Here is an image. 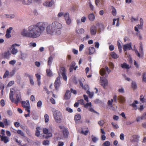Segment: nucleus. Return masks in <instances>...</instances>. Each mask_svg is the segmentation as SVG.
Segmentation results:
<instances>
[{"label":"nucleus","mask_w":146,"mask_h":146,"mask_svg":"<svg viewBox=\"0 0 146 146\" xmlns=\"http://www.w3.org/2000/svg\"><path fill=\"white\" fill-rule=\"evenodd\" d=\"M62 28V24L57 21L53 22L51 24H49L46 22H40L29 27L28 31L23 29L21 35L24 36L36 38L39 36L46 29L48 34L53 33L58 35L61 33L60 30Z\"/></svg>","instance_id":"f257e3e1"},{"label":"nucleus","mask_w":146,"mask_h":146,"mask_svg":"<svg viewBox=\"0 0 146 146\" xmlns=\"http://www.w3.org/2000/svg\"><path fill=\"white\" fill-rule=\"evenodd\" d=\"M59 76L56 78L54 83V86L56 90H58L60 86V76L61 74L65 81H66L67 77L66 75V71L65 68L61 67L60 68L59 72H58Z\"/></svg>","instance_id":"f03ea898"},{"label":"nucleus","mask_w":146,"mask_h":146,"mask_svg":"<svg viewBox=\"0 0 146 146\" xmlns=\"http://www.w3.org/2000/svg\"><path fill=\"white\" fill-rule=\"evenodd\" d=\"M53 115L56 122L60 123L62 118L61 113L59 111L56 110L53 113Z\"/></svg>","instance_id":"7ed1b4c3"},{"label":"nucleus","mask_w":146,"mask_h":146,"mask_svg":"<svg viewBox=\"0 0 146 146\" xmlns=\"http://www.w3.org/2000/svg\"><path fill=\"white\" fill-rule=\"evenodd\" d=\"M100 80L101 85L105 88L106 86L108 85V80L105 77H100Z\"/></svg>","instance_id":"20e7f679"},{"label":"nucleus","mask_w":146,"mask_h":146,"mask_svg":"<svg viewBox=\"0 0 146 146\" xmlns=\"http://www.w3.org/2000/svg\"><path fill=\"white\" fill-rule=\"evenodd\" d=\"M107 71L109 74L111 72V70H110L108 67L106 66L105 69L104 68H102L100 70V73L102 76H104L106 74V71Z\"/></svg>","instance_id":"39448f33"},{"label":"nucleus","mask_w":146,"mask_h":146,"mask_svg":"<svg viewBox=\"0 0 146 146\" xmlns=\"http://www.w3.org/2000/svg\"><path fill=\"white\" fill-rule=\"evenodd\" d=\"M43 132L44 133L47 134L46 137V138L51 137L52 136V134L50 132H49V130L46 128H44L43 129Z\"/></svg>","instance_id":"423d86ee"},{"label":"nucleus","mask_w":146,"mask_h":146,"mask_svg":"<svg viewBox=\"0 0 146 146\" xmlns=\"http://www.w3.org/2000/svg\"><path fill=\"white\" fill-rule=\"evenodd\" d=\"M13 29V28L12 27H9L8 29H7L6 31L5 36L7 38H9L11 37L10 34L11 32V30Z\"/></svg>","instance_id":"0eeeda50"},{"label":"nucleus","mask_w":146,"mask_h":146,"mask_svg":"<svg viewBox=\"0 0 146 146\" xmlns=\"http://www.w3.org/2000/svg\"><path fill=\"white\" fill-rule=\"evenodd\" d=\"M54 3V2L53 0H51L50 1H46L44 2L43 3V4L45 6L51 7L53 5Z\"/></svg>","instance_id":"6e6552de"},{"label":"nucleus","mask_w":146,"mask_h":146,"mask_svg":"<svg viewBox=\"0 0 146 146\" xmlns=\"http://www.w3.org/2000/svg\"><path fill=\"white\" fill-rule=\"evenodd\" d=\"M131 48V43L126 44L123 45V50L124 52L127 51L128 49L130 50Z\"/></svg>","instance_id":"1a4fd4ad"},{"label":"nucleus","mask_w":146,"mask_h":146,"mask_svg":"<svg viewBox=\"0 0 146 146\" xmlns=\"http://www.w3.org/2000/svg\"><path fill=\"white\" fill-rule=\"evenodd\" d=\"M117 100L120 103L123 104L125 101V98L122 96L120 95L117 97Z\"/></svg>","instance_id":"9d476101"},{"label":"nucleus","mask_w":146,"mask_h":146,"mask_svg":"<svg viewBox=\"0 0 146 146\" xmlns=\"http://www.w3.org/2000/svg\"><path fill=\"white\" fill-rule=\"evenodd\" d=\"M22 100L21 98V95L20 94H16V100L15 101V103L16 104H17L18 103L20 102Z\"/></svg>","instance_id":"9b49d317"},{"label":"nucleus","mask_w":146,"mask_h":146,"mask_svg":"<svg viewBox=\"0 0 146 146\" xmlns=\"http://www.w3.org/2000/svg\"><path fill=\"white\" fill-rule=\"evenodd\" d=\"M71 97V93L69 90H67L64 96V98L65 100L69 99Z\"/></svg>","instance_id":"f8f14e48"},{"label":"nucleus","mask_w":146,"mask_h":146,"mask_svg":"<svg viewBox=\"0 0 146 146\" xmlns=\"http://www.w3.org/2000/svg\"><path fill=\"white\" fill-rule=\"evenodd\" d=\"M121 66L122 68L126 69H129L131 67V66H129V64H127L125 62L123 63V64H121Z\"/></svg>","instance_id":"ddd939ff"},{"label":"nucleus","mask_w":146,"mask_h":146,"mask_svg":"<svg viewBox=\"0 0 146 146\" xmlns=\"http://www.w3.org/2000/svg\"><path fill=\"white\" fill-rule=\"evenodd\" d=\"M3 16L4 17L12 19L14 18L15 15L13 14H11L10 15L5 14L3 15Z\"/></svg>","instance_id":"4468645a"},{"label":"nucleus","mask_w":146,"mask_h":146,"mask_svg":"<svg viewBox=\"0 0 146 146\" xmlns=\"http://www.w3.org/2000/svg\"><path fill=\"white\" fill-rule=\"evenodd\" d=\"M28 57V54L27 53H21L20 54V58L23 60H24Z\"/></svg>","instance_id":"2eb2a0df"},{"label":"nucleus","mask_w":146,"mask_h":146,"mask_svg":"<svg viewBox=\"0 0 146 146\" xmlns=\"http://www.w3.org/2000/svg\"><path fill=\"white\" fill-rule=\"evenodd\" d=\"M1 141H3L5 143H7L9 141V138L7 136L2 137Z\"/></svg>","instance_id":"dca6fc26"},{"label":"nucleus","mask_w":146,"mask_h":146,"mask_svg":"<svg viewBox=\"0 0 146 146\" xmlns=\"http://www.w3.org/2000/svg\"><path fill=\"white\" fill-rule=\"evenodd\" d=\"M138 103V101L137 100L135 101L132 104L130 105L132 106L134 108V109L135 110H137V106L136 104Z\"/></svg>","instance_id":"f3484780"},{"label":"nucleus","mask_w":146,"mask_h":146,"mask_svg":"<svg viewBox=\"0 0 146 146\" xmlns=\"http://www.w3.org/2000/svg\"><path fill=\"white\" fill-rule=\"evenodd\" d=\"M10 54L9 51L5 52L3 54L4 58H9V56Z\"/></svg>","instance_id":"a211bd4d"},{"label":"nucleus","mask_w":146,"mask_h":146,"mask_svg":"<svg viewBox=\"0 0 146 146\" xmlns=\"http://www.w3.org/2000/svg\"><path fill=\"white\" fill-rule=\"evenodd\" d=\"M27 107L25 108V110L28 112L29 113H30V106L29 104V101H27Z\"/></svg>","instance_id":"6ab92c4d"},{"label":"nucleus","mask_w":146,"mask_h":146,"mask_svg":"<svg viewBox=\"0 0 146 146\" xmlns=\"http://www.w3.org/2000/svg\"><path fill=\"white\" fill-rule=\"evenodd\" d=\"M40 129L39 127H37L36 128L35 135L37 137H39L40 135Z\"/></svg>","instance_id":"aec40b11"},{"label":"nucleus","mask_w":146,"mask_h":146,"mask_svg":"<svg viewBox=\"0 0 146 146\" xmlns=\"http://www.w3.org/2000/svg\"><path fill=\"white\" fill-rule=\"evenodd\" d=\"M53 57L52 56H50L48 58V65L50 66L52 62Z\"/></svg>","instance_id":"412c9836"},{"label":"nucleus","mask_w":146,"mask_h":146,"mask_svg":"<svg viewBox=\"0 0 146 146\" xmlns=\"http://www.w3.org/2000/svg\"><path fill=\"white\" fill-rule=\"evenodd\" d=\"M97 32L96 27L94 26H92V35H95Z\"/></svg>","instance_id":"4be33fe9"},{"label":"nucleus","mask_w":146,"mask_h":146,"mask_svg":"<svg viewBox=\"0 0 146 146\" xmlns=\"http://www.w3.org/2000/svg\"><path fill=\"white\" fill-rule=\"evenodd\" d=\"M117 21L116 24V26L117 27H118L119 25V18H118L117 19H113V22L112 24L113 25H115V21Z\"/></svg>","instance_id":"5701e85b"},{"label":"nucleus","mask_w":146,"mask_h":146,"mask_svg":"<svg viewBox=\"0 0 146 146\" xmlns=\"http://www.w3.org/2000/svg\"><path fill=\"white\" fill-rule=\"evenodd\" d=\"M81 118V115L79 114H78L75 115L74 117V120L75 121L76 123L77 121L79 120Z\"/></svg>","instance_id":"b1692460"},{"label":"nucleus","mask_w":146,"mask_h":146,"mask_svg":"<svg viewBox=\"0 0 146 146\" xmlns=\"http://www.w3.org/2000/svg\"><path fill=\"white\" fill-rule=\"evenodd\" d=\"M13 93L12 91H11L9 94V98L12 102H14V100L13 98Z\"/></svg>","instance_id":"393cba45"},{"label":"nucleus","mask_w":146,"mask_h":146,"mask_svg":"<svg viewBox=\"0 0 146 146\" xmlns=\"http://www.w3.org/2000/svg\"><path fill=\"white\" fill-rule=\"evenodd\" d=\"M111 56L114 59H117L118 57V56L115 52H112L111 53Z\"/></svg>","instance_id":"a878e982"},{"label":"nucleus","mask_w":146,"mask_h":146,"mask_svg":"<svg viewBox=\"0 0 146 146\" xmlns=\"http://www.w3.org/2000/svg\"><path fill=\"white\" fill-rule=\"evenodd\" d=\"M139 50L140 53L141 54H143V44L141 42H140L139 43Z\"/></svg>","instance_id":"bb28decb"},{"label":"nucleus","mask_w":146,"mask_h":146,"mask_svg":"<svg viewBox=\"0 0 146 146\" xmlns=\"http://www.w3.org/2000/svg\"><path fill=\"white\" fill-rule=\"evenodd\" d=\"M111 9L112 10V14L113 16H115L116 15L117 12L116 9L115 7L113 6H111Z\"/></svg>","instance_id":"cd10ccee"},{"label":"nucleus","mask_w":146,"mask_h":146,"mask_svg":"<svg viewBox=\"0 0 146 146\" xmlns=\"http://www.w3.org/2000/svg\"><path fill=\"white\" fill-rule=\"evenodd\" d=\"M84 29L83 28H81L76 31L77 33L79 34H81L84 33Z\"/></svg>","instance_id":"c85d7f7f"},{"label":"nucleus","mask_w":146,"mask_h":146,"mask_svg":"<svg viewBox=\"0 0 146 146\" xmlns=\"http://www.w3.org/2000/svg\"><path fill=\"white\" fill-rule=\"evenodd\" d=\"M47 73V75L49 77H51L52 76V73L51 70L50 69H47L46 71Z\"/></svg>","instance_id":"c756f323"},{"label":"nucleus","mask_w":146,"mask_h":146,"mask_svg":"<svg viewBox=\"0 0 146 146\" xmlns=\"http://www.w3.org/2000/svg\"><path fill=\"white\" fill-rule=\"evenodd\" d=\"M137 86L135 82H132L131 83V87L134 90L136 89L137 88Z\"/></svg>","instance_id":"7c9ffc66"},{"label":"nucleus","mask_w":146,"mask_h":146,"mask_svg":"<svg viewBox=\"0 0 146 146\" xmlns=\"http://www.w3.org/2000/svg\"><path fill=\"white\" fill-rule=\"evenodd\" d=\"M113 102V99H111V100H109L108 101L107 104L111 108L113 107L112 104Z\"/></svg>","instance_id":"2f4dec72"},{"label":"nucleus","mask_w":146,"mask_h":146,"mask_svg":"<svg viewBox=\"0 0 146 146\" xmlns=\"http://www.w3.org/2000/svg\"><path fill=\"white\" fill-rule=\"evenodd\" d=\"M69 132L67 129H65L63 131V134L64 136L66 137L68 135Z\"/></svg>","instance_id":"473e14b6"},{"label":"nucleus","mask_w":146,"mask_h":146,"mask_svg":"<svg viewBox=\"0 0 146 146\" xmlns=\"http://www.w3.org/2000/svg\"><path fill=\"white\" fill-rule=\"evenodd\" d=\"M133 140L134 142H138L139 136L138 135H135L134 136Z\"/></svg>","instance_id":"72a5a7b5"},{"label":"nucleus","mask_w":146,"mask_h":146,"mask_svg":"<svg viewBox=\"0 0 146 146\" xmlns=\"http://www.w3.org/2000/svg\"><path fill=\"white\" fill-rule=\"evenodd\" d=\"M27 101H29L28 100H27L25 102V101H23L21 102V104L22 106L24 108H25L27 106Z\"/></svg>","instance_id":"f704fd0d"},{"label":"nucleus","mask_w":146,"mask_h":146,"mask_svg":"<svg viewBox=\"0 0 146 146\" xmlns=\"http://www.w3.org/2000/svg\"><path fill=\"white\" fill-rule=\"evenodd\" d=\"M18 52V50L17 49L15 48H13L12 50H11V53L13 54H17V53Z\"/></svg>","instance_id":"c9c22d12"},{"label":"nucleus","mask_w":146,"mask_h":146,"mask_svg":"<svg viewBox=\"0 0 146 146\" xmlns=\"http://www.w3.org/2000/svg\"><path fill=\"white\" fill-rule=\"evenodd\" d=\"M45 122V123L48 122L49 121V117L48 114H46L44 115Z\"/></svg>","instance_id":"e433bc0d"},{"label":"nucleus","mask_w":146,"mask_h":146,"mask_svg":"<svg viewBox=\"0 0 146 146\" xmlns=\"http://www.w3.org/2000/svg\"><path fill=\"white\" fill-rule=\"evenodd\" d=\"M113 102L114 103H116L117 102V97L116 95H114L113 97Z\"/></svg>","instance_id":"4c0bfd02"},{"label":"nucleus","mask_w":146,"mask_h":146,"mask_svg":"<svg viewBox=\"0 0 146 146\" xmlns=\"http://www.w3.org/2000/svg\"><path fill=\"white\" fill-rule=\"evenodd\" d=\"M17 133L19 134H20L21 135L24 137V134L23 133V132L21 130H18L17 131Z\"/></svg>","instance_id":"58836bf2"},{"label":"nucleus","mask_w":146,"mask_h":146,"mask_svg":"<svg viewBox=\"0 0 146 146\" xmlns=\"http://www.w3.org/2000/svg\"><path fill=\"white\" fill-rule=\"evenodd\" d=\"M141 120L146 119V112L144 113L141 117Z\"/></svg>","instance_id":"ea45409f"},{"label":"nucleus","mask_w":146,"mask_h":146,"mask_svg":"<svg viewBox=\"0 0 146 146\" xmlns=\"http://www.w3.org/2000/svg\"><path fill=\"white\" fill-rule=\"evenodd\" d=\"M63 16L64 17L65 20L68 19V18H69V14L67 13H64Z\"/></svg>","instance_id":"a19ab883"},{"label":"nucleus","mask_w":146,"mask_h":146,"mask_svg":"<svg viewBox=\"0 0 146 146\" xmlns=\"http://www.w3.org/2000/svg\"><path fill=\"white\" fill-rule=\"evenodd\" d=\"M90 36L88 35H86L85 37H84L83 38L81 39L82 41L83 42L85 40H87L89 38Z\"/></svg>","instance_id":"79ce46f5"},{"label":"nucleus","mask_w":146,"mask_h":146,"mask_svg":"<svg viewBox=\"0 0 146 146\" xmlns=\"http://www.w3.org/2000/svg\"><path fill=\"white\" fill-rule=\"evenodd\" d=\"M9 74V72L8 70L6 71L3 76V78H6Z\"/></svg>","instance_id":"37998d69"},{"label":"nucleus","mask_w":146,"mask_h":146,"mask_svg":"<svg viewBox=\"0 0 146 146\" xmlns=\"http://www.w3.org/2000/svg\"><path fill=\"white\" fill-rule=\"evenodd\" d=\"M143 81L146 82V74L144 73L143 75Z\"/></svg>","instance_id":"c03bdc74"},{"label":"nucleus","mask_w":146,"mask_h":146,"mask_svg":"<svg viewBox=\"0 0 146 146\" xmlns=\"http://www.w3.org/2000/svg\"><path fill=\"white\" fill-rule=\"evenodd\" d=\"M105 122L103 120H101L98 122V124L100 126H103Z\"/></svg>","instance_id":"a18cd8bd"},{"label":"nucleus","mask_w":146,"mask_h":146,"mask_svg":"<svg viewBox=\"0 0 146 146\" xmlns=\"http://www.w3.org/2000/svg\"><path fill=\"white\" fill-rule=\"evenodd\" d=\"M110 143L108 141H106L103 143L104 145L105 146H110Z\"/></svg>","instance_id":"49530a36"},{"label":"nucleus","mask_w":146,"mask_h":146,"mask_svg":"<svg viewBox=\"0 0 146 146\" xmlns=\"http://www.w3.org/2000/svg\"><path fill=\"white\" fill-rule=\"evenodd\" d=\"M140 101L143 103L145 102V100L144 99V96L143 95H141L140 96Z\"/></svg>","instance_id":"de8ad7c7"},{"label":"nucleus","mask_w":146,"mask_h":146,"mask_svg":"<svg viewBox=\"0 0 146 146\" xmlns=\"http://www.w3.org/2000/svg\"><path fill=\"white\" fill-rule=\"evenodd\" d=\"M42 105V102L41 101H38L37 104V106L38 107L40 108Z\"/></svg>","instance_id":"09e8293b"},{"label":"nucleus","mask_w":146,"mask_h":146,"mask_svg":"<svg viewBox=\"0 0 146 146\" xmlns=\"http://www.w3.org/2000/svg\"><path fill=\"white\" fill-rule=\"evenodd\" d=\"M91 105V103H87L85 105H84V107L86 108H88L89 106H90Z\"/></svg>","instance_id":"8fccbe9b"},{"label":"nucleus","mask_w":146,"mask_h":146,"mask_svg":"<svg viewBox=\"0 0 146 146\" xmlns=\"http://www.w3.org/2000/svg\"><path fill=\"white\" fill-rule=\"evenodd\" d=\"M98 139V138L95 137H92V141L94 143L96 142Z\"/></svg>","instance_id":"3c124183"},{"label":"nucleus","mask_w":146,"mask_h":146,"mask_svg":"<svg viewBox=\"0 0 146 146\" xmlns=\"http://www.w3.org/2000/svg\"><path fill=\"white\" fill-rule=\"evenodd\" d=\"M111 124L112 125L113 128L115 129H117L119 128L118 125L116 124H114L113 122L111 123Z\"/></svg>","instance_id":"603ef678"},{"label":"nucleus","mask_w":146,"mask_h":146,"mask_svg":"<svg viewBox=\"0 0 146 146\" xmlns=\"http://www.w3.org/2000/svg\"><path fill=\"white\" fill-rule=\"evenodd\" d=\"M43 144L44 145H48L49 144V141L48 140H44L43 141Z\"/></svg>","instance_id":"864d4df0"},{"label":"nucleus","mask_w":146,"mask_h":146,"mask_svg":"<svg viewBox=\"0 0 146 146\" xmlns=\"http://www.w3.org/2000/svg\"><path fill=\"white\" fill-rule=\"evenodd\" d=\"M67 24L68 25H69L71 22V20L70 19V18H68V19L66 20H65Z\"/></svg>","instance_id":"5fc2aeb1"},{"label":"nucleus","mask_w":146,"mask_h":146,"mask_svg":"<svg viewBox=\"0 0 146 146\" xmlns=\"http://www.w3.org/2000/svg\"><path fill=\"white\" fill-rule=\"evenodd\" d=\"M15 70H13L10 73V75L11 77L13 76L15 74Z\"/></svg>","instance_id":"6e6d98bb"},{"label":"nucleus","mask_w":146,"mask_h":146,"mask_svg":"<svg viewBox=\"0 0 146 146\" xmlns=\"http://www.w3.org/2000/svg\"><path fill=\"white\" fill-rule=\"evenodd\" d=\"M88 130H86L85 131H84L83 130H82L81 131V133L83 134L86 135L88 133Z\"/></svg>","instance_id":"4d7b16f0"},{"label":"nucleus","mask_w":146,"mask_h":146,"mask_svg":"<svg viewBox=\"0 0 146 146\" xmlns=\"http://www.w3.org/2000/svg\"><path fill=\"white\" fill-rule=\"evenodd\" d=\"M120 139L121 140H123L124 139V134L123 133H121L120 134Z\"/></svg>","instance_id":"13d9d810"},{"label":"nucleus","mask_w":146,"mask_h":146,"mask_svg":"<svg viewBox=\"0 0 146 146\" xmlns=\"http://www.w3.org/2000/svg\"><path fill=\"white\" fill-rule=\"evenodd\" d=\"M66 110L69 113H72L73 112L72 110L68 107L66 108Z\"/></svg>","instance_id":"bf43d9fd"},{"label":"nucleus","mask_w":146,"mask_h":146,"mask_svg":"<svg viewBox=\"0 0 146 146\" xmlns=\"http://www.w3.org/2000/svg\"><path fill=\"white\" fill-rule=\"evenodd\" d=\"M84 47V46L83 44H81L80 45L79 47V51H81L83 49Z\"/></svg>","instance_id":"052dcab7"},{"label":"nucleus","mask_w":146,"mask_h":146,"mask_svg":"<svg viewBox=\"0 0 146 146\" xmlns=\"http://www.w3.org/2000/svg\"><path fill=\"white\" fill-rule=\"evenodd\" d=\"M16 62L15 60H12L9 62V64L12 65H14Z\"/></svg>","instance_id":"680f3d73"},{"label":"nucleus","mask_w":146,"mask_h":146,"mask_svg":"<svg viewBox=\"0 0 146 146\" xmlns=\"http://www.w3.org/2000/svg\"><path fill=\"white\" fill-rule=\"evenodd\" d=\"M95 46L96 48H98L99 46V43L98 42H95L94 43Z\"/></svg>","instance_id":"e2e57ef3"},{"label":"nucleus","mask_w":146,"mask_h":146,"mask_svg":"<svg viewBox=\"0 0 146 146\" xmlns=\"http://www.w3.org/2000/svg\"><path fill=\"white\" fill-rule=\"evenodd\" d=\"M84 99L85 101H86L87 102H88L89 101L88 99V96L85 95H83Z\"/></svg>","instance_id":"0e129e2a"},{"label":"nucleus","mask_w":146,"mask_h":146,"mask_svg":"<svg viewBox=\"0 0 146 146\" xmlns=\"http://www.w3.org/2000/svg\"><path fill=\"white\" fill-rule=\"evenodd\" d=\"M70 91L72 93L74 94H77V91L76 90H74L72 88L70 89Z\"/></svg>","instance_id":"69168bd1"},{"label":"nucleus","mask_w":146,"mask_h":146,"mask_svg":"<svg viewBox=\"0 0 146 146\" xmlns=\"http://www.w3.org/2000/svg\"><path fill=\"white\" fill-rule=\"evenodd\" d=\"M135 51L136 54L137 55V56L140 57V55L137 49H136L135 50Z\"/></svg>","instance_id":"338daca9"},{"label":"nucleus","mask_w":146,"mask_h":146,"mask_svg":"<svg viewBox=\"0 0 146 146\" xmlns=\"http://www.w3.org/2000/svg\"><path fill=\"white\" fill-rule=\"evenodd\" d=\"M79 103L82 105H84V100L83 99H81L78 101Z\"/></svg>","instance_id":"774afa93"}]
</instances>
